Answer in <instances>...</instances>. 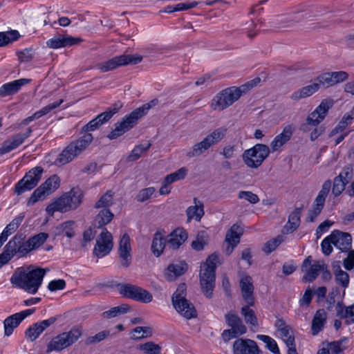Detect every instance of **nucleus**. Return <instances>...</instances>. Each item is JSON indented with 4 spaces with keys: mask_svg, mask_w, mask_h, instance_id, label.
<instances>
[{
    "mask_svg": "<svg viewBox=\"0 0 354 354\" xmlns=\"http://www.w3.org/2000/svg\"><path fill=\"white\" fill-rule=\"evenodd\" d=\"M48 271V269L38 267H28L27 269L19 268L15 270L10 281L13 287L35 295L41 286L43 279Z\"/></svg>",
    "mask_w": 354,
    "mask_h": 354,
    "instance_id": "obj_1",
    "label": "nucleus"
},
{
    "mask_svg": "<svg viewBox=\"0 0 354 354\" xmlns=\"http://www.w3.org/2000/svg\"><path fill=\"white\" fill-rule=\"evenodd\" d=\"M48 236V234L40 232L26 240L23 234H17L5 245L3 250L11 259L15 255L24 257L30 252L38 249Z\"/></svg>",
    "mask_w": 354,
    "mask_h": 354,
    "instance_id": "obj_2",
    "label": "nucleus"
},
{
    "mask_svg": "<svg viewBox=\"0 0 354 354\" xmlns=\"http://www.w3.org/2000/svg\"><path fill=\"white\" fill-rule=\"evenodd\" d=\"M82 199L81 190L77 187H74L49 204L46 207V211L48 214L53 216L55 212H66L71 209H75L82 203Z\"/></svg>",
    "mask_w": 354,
    "mask_h": 354,
    "instance_id": "obj_3",
    "label": "nucleus"
},
{
    "mask_svg": "<svg viewBox=\"0 0 354 354\" xmlns=\"http://www.w3.org/2000/svg\"><path fill=\"white\" fill-rule=\"evenodd\" d=\"M93 139L91 133H86L79 139L71 142L59 154L54 163L57 165H64L79 156L91 144Z\"/></svg>",
    "mask_w": 354,
    "mask_h": 354,
    "instance_id": "obj_4",
    "label": "nucleus"
},
{
    "mask_svg": "<svg viewBox=\"0 0 354 354\" xmlns=\"http://www.w3.org/2000/svg\"><path fill=\"white\" fill-rule=\"evenodd\" d=\"M217 261L218 257L212 254L208 257L206 261L201 266L200 284L202 292L208 299L212 297L213 290L215 286V271Z\"/></svg>",
    "mask_w": 354,
    "mask_h": 354,
    "instance_id": "obj_5",
    "label": "nucleus"
},
{
    "mask_svg": "<svg viewBox=\"0 0 354 354\" xmlns=\"http://www.w3.org/2000/svg\"><path fill=\"white\" fill-rule=\"evenodd\" d=\"M82 327L73 326L69 331L64 332L53 337L47 345V352L61 351L75 344L82 335Z\"/></svg>",
    "mask_w": 354,
    "mask_h": 354,
    "instance_id": "obj_6",
    "label": "nucleus"
},
{
    "mask_svg": "<svg viewBox=\"0 0 354 354\" xmlns=\"http://www.w3.org/2000/svg\"><path fill=\"white\" fill-rule=\"evenodd\" d=\"M186 286L180 283L171 297L174 308L185 318L189 319L196 317L197 312L194 305L186 298Z\"/></svg>",
    "mask_w": 354,
    "mask_h": 354,
    "instance_id": "obj_7",
    "label": "nucleus"
},
{
    "mask_svg": "<svg viewBox=\"0 0 354 354\" xmlns=\"http://www.w3.org/2000/svg\"><path fill=\"white\" fill-rule=\"evenodd\" d=\"M227 129L225 127H219L214 129L212 133L208 134L203 140L196 143L187 152L186 155L189 158L198 157L201 156L205 151L208 150L211 147L218 143L225 137Z\"/></svg>",
    "mask_w": 354,
    "mask_h": 354,
    "instance_id": "obj_8",
    "label": "nucleus"
},
{
    "mask_svg": "<svg viewBox=\"0 0 354 354\" xmlns=\"http://www.w3.org/2000/svg\"><path fill=\"white\" fill-rule=\"evenodd\" d=\"M270 148L263 144H257L253 147L245 150L242 154L244 163L250 168L257 169L269 156Z\"/></svg>",
    "mask_w": 354,
    "mask_h": 354,
    "instance_id": "obj_9",
    "label": "nucleus"
},
{
    "mask_svg": "<svg viewBox=\"0 0 354 354\" xmlns=\"http://www.w3.org/2000/svg\"><path fill=\"white\" fill-rule=\"evenodd\" d=\"M333 104V100H322L316 109L308 115L306 122L301 124L299 129L303 132H308L313 127H317L325 118L328 109Z\"/></svg>",
    "mask_w": 354,
    "mask_h": 354,
    "instance_id": "obj_10",
    "label": "nucleus"
},
{
    "mask_svg": "<svg viewBox=\"0 0 354 354\" xmlns=\"http://www.w3.org/2000/svg\"><path fill=\"white\" fill-rule=\"evenodd\" d=\"M59 185V177L57 175L51 176L33 192L28 201V205H33L38 201L44 200L47 196L56 190Z\"/></svg>",
    "mask_w": 354,
    "mask_h": 354,
    "instance_id": "obj_11",
    "label": "nucleus"
},
{
    "mask_svg": "<svg viewBox=\"0 0 354 354\" xmlns=\"http://www.w3.org/2000/svg\"><path fill=\"white\" fill-rule=\"evenodd\" d=\"M44 169L41 167H35L28 171L15 187V193L20 195L26 191L30 190L37 186L41 178Z\"/></svg>",
    "mask_w": 354,
    "mask_h": 354,
    "instance_id": "obj_12",
    "label": "nucleus"
},
{
    "mask_svg": "<svg viewBox=\"0 0 354 354\" xmlns=\"http://www.w3.org/2000/svg\"><path fill=\"white\" fill-rule=\"evenodd\" d=\"M119 292L124 297L143 303L152 301V295L147 290L129 283L120 284Z\"/></svg>",
    "mask_w": 354,
    "mask_h": 354,
    "instance_id": "obj_13",
    "label": "nucleus"
},
{
    "mask_svg": "<svg viewBox=\"0 0 354 354\" xmlns=\"http://www.w3.org/2000/svg\"><path fill=\"white\" fill-rule=\"evenodd\" d=\"M142 57L136 55H122L116 56L106 62L97 64V68L102 72H107L113 70L118 66H125L127 64H137L140 63Z\"/></svg>",
    "mask_w": 354,
    "mask_h": 354,
    "instance_id": "obj_14",
    "label": "nucleus"
},
{
    "mask_svg": "<svg viewBox=\"0 0 354 354\" xmlns=\"http://www.w3.org/2000/svg\"><path fill=\"white\" fill-rule=\"evenodd\" d=\"M331 189V181L326 180L322 185L321 190L313 201L312 208L308 210L306 221L308 222H314L315 218L320 214L325 204L326 198L327 197Z\"/></svg>",
    "mask_w": 354,
    "mask_h": 354,
    "instance_id": "obj_15",
    "label": "nucleus"
},
{
    "mask_svg": "<svg viewBox=\"0 0 354 354\" xmlns=\"http://www.w3.org/2000/svg\"><path fill=\"white\" fill-rule=\"evenodd\" d=\"M238 100V93H236L234 87H230L218 93L213 98L211 106L214 110L222 111L231 106Z\"/></svg>",
    "mask_w": 354,
    "mask_h": 354,
    "instance_id": "obj_16",
    "label": "nucleus"
},
{
    "mask_svg": "<svg viewBox=\"0 0 354 354\" xmlns=\"http://www.w3.org/2000/svg\"><path fill=\"white\" fill-rule=\"evenodd\" d=\"M123 104L120 101H118L114 103L111 107H109L106 111L99 114L96 118L91 120L83 127V131L87 132L88 131H94L97 129L100 126L108 122L114 114L118 112V111L122 107Z\"/></svg>",
    "mask_w": 354,
    "mask_h": 354,
    "instance_id": "obj_17",
    "label": "nucleus"
},
{
    "mask_svg": "<svg viewBox=\"0 0 354 354\" xmlns=\"http://www.w3.org/2000/svg\"><path fill=\"white\" fill-rule=\"evenodd\" d=\"M112 239L111 234L106 228H104L100 236L97 239L93 254L97 258H102L107 255L113 248Z\"/></svg>",
    "mask_w": 354,
    "mask_h": 354,
    "instance_id": "obj_18",
    "label": "nucleus"
},
{
    "mask_svg": "<svg viewBox=\"0 0 354 354\" xmlns=\"http://www.w3.org/2000/svg\"><path fill=\"white\" fill-rule=\"evenodd\" d=\"M132 259L130 237L127 234H124L119 243L118 260L120 267L129 268L132 263Z\"/></svg>",
    "mask_w": 354,
    "mask_h": 354,
    "instance_id": "obj_19",
    "label": "nucleus"
},
{
    "mask_svg": "<svg viewBox=\"0 0 354 354\" xmlns=\"http://www.w3.org/2000/svg\"><path fill=\"white\" fill-rule=\"evenodd\" d=\"M35 311V308L27 309L8 317L3 322L5 335L10 336L14 329L16 328L25 318L32 315Z\"/></svg>",
    "mask_w": 354,
    "mask_h": 354,
    "instance_id": "obj_20",
    "label": "nucleus"
},
{
    "mask_svg": "<svg viewBox=\"0 0 354 354\" xmlns=\"http://www.w3.org/2000/svg\"><path fill=\"white\" fill-rule=\"evenodd\" d=\"M82 41L80 37H73L71 35H57L46 41L48 47L53 49L71 46Z\"/></svg>",
    "mask_w": 354,
    "mask_h": 354,
    "instance_id": "obj_21",
    "label": "nucleus"
},
{
    "mask_svg": "<svg viewBox=\"0 0 354 354\" xmlns=\"http://www.w3.org/2000/svg\"><path fill=\"white\" fill-rule=\"evenodd\" d=\"M257 343L250 339H237L233 344L234 354H259Z\"/></svg>",
    "mask_w": 354,
    "mask_h": 354,
    "instance_id": "obj_22",
    "label": "nucleus"
},
{
    "mask_svg": "<svg viewBox=\"0 0 354 354\" xmlns=\"http://www.w3.org/2000/svg\"><path fill=\"white\" fill-rule=\"evenodd\" d=\"M56 321V317H51L48 319L33 324L26 330V337L31 342L35 341L47 328L55 324Z\"/></svg>",
    "mask_w": 354,
    "mask_h": 354,
    "instance_id": "obj_23",
    "label": "nucleus"
},
{
    "mask_svg": "<svg viewBox=\"0 0 354 354\" xmlns=\"http://www.w3.org/2000/svg\"><path fill=\"white\" fill-rule=\"evenodd\" d=\"M56 321V317H51L48 319L33 324L26 330V337L31 342L35 341L47 328L55 324Z\"/></svg>",
    "mask_w": 354,
    "mask_h": 354,
    "instance_id": "obj_24",
    "label": "nucleus"
},
{
    "mask_svg": "<svg viewBox=\"0 0 354 354\" xmlns=\"http://www.w3.org/2000/svg\"><path fill=\"white\" fill-rule=\"evenodd\" d=\"M56 321V317H51L48 319L33 324L26 330V337L31 342L35 341L47 328L55 324Z\"/></svg>",
    "mask_w": 354,
    "mask_h": 354,
    "instance_id": "obj_25",
    "label": "nucleus"
},
{
    "mask_svg": "<svg viewBox=\"0 0 354 354\" xmlns=\"http://www.w3.org/2000/svg\"><path fill=\"white\" fill-rule=\"evenodd\" d=\"M187 238V231L183 227H177L167 236V247L171 250H178Z\"/></svg>",
    "mask_w": 354,
    "mask_h": 354,
    "instance_id": "obj_26",
    "label": "nucleus"
},
{
    "mask_svg": "<svg viewBox=\"0 0 354 354\" xmlns=\"http://www.w3.org/2000/svg\"><path fill=\"white\" fill-rule=\"evenodd\" d=\"M331 238L334 241V246L342 252H347L351 248L352 236L348 232L334 230L331 232Z\"/></svg>",
    "mask_w": 354,
    "mask_h": 354,
    "instance_id": "obj_27",
    "label": "nucleus"
},
{
    "mask_svg": "<svg viewBox=\"0 0 354 354\" xmlns=\"http://www.w3.org/2000/svg\"><path fill=\"white\" fill-rule=\"evenodd\" d=\"M242 234V227L236 224L233 225L227 231L225 236V242L227 243L226 251L228 254L232 252L234 248L240 242V238Z\"/></svg>",
    "mask_w": 354,
    "mask_h": 354,
    "instance_id": "obj_28",
    "label": "nucleus"
},
{
    "mask_svg": "<svg viewBox=\"0 0 354 354\" xmlns=\"http://www.w3.org/2000/svg\"><path fill=\"white\" fill-rule=\"evenodd\" d=\"M240 286L243 299L249 305L254 304V297L253 295L254 286L252 278L250 276H245L240 281Z\"/></svg>",
    "mask_w": 354,
    "mask_h": 354,
    "instance_id": "obj_29",
    "label": "nucleus"
},
{
    "mask_svg": "<svg viewBox=\"0 0 354 354\" xmlns=\"http://www.w3.org/2000/svg\"><path fill=\"white\" fill-rule=\"evenodd\" d=\"M294 127L292 124L286 126L283 131L277 135L270 143L273 151H277L281 147L289 141L293 133Z\"/></svg>",
    "mask_w": 354,
    "mask_h": 354,
    "instance_id": "obj_30",
    "label": "nucleus"
},
{
    "mask_svg": "<svg viewBox=\"0 0 354 354\" xmlns=\"http://www.w3.org/2000/svg\"><path fill=\"white\" fill-rule=\"evenodd\" d=\"M336 316L345 319V324L350 325L354 323V304L345 306L342 301H339L335 306Z\"/></svg>",
    "mask_w": 354,
    "mask_h": 354,
    "instance_id": "obj_31",
    "label": "nucleus"
},
{
    "mask_svg": "<svg viewBox=\"0 0 354 354\" xmlns=\"http://www.w3.org/2000/svg\"><path fill=\"white\" fill-rule=\"evenodd\" d=\"M28 79H19L6 84L0 87V96L6 97L17 93L22 86L28 83Z\"/></svg>",
    "mask_w": 354,
    "mask_h": 354,
    "instance_id": "obj_32",
    "label": "nucleus"
},
{
    "mask_svg": "<svg viewBox=\"0 0 354 354\" xmlns=\"http://www.w3.org/2000/svg\"><path fill=\"white\" fill-rule=\"evenodd\" d=\"M187 264L185 261L169 265L165 273L166 279L170 281H174L183 275L187 270Z\"/></svg>",
    "mask_w": 354,
    "mask_h": 354,
    "instance_id": "obj_33",
    "label": "nucleus"
},
{
    "mask_svg": "<svg viewBox=\"0 0 354 354\" xmlns=\"http://www.w3.org/2000/svg\"><path fill=\"white\" fill-rule=\"evenodd\" d=\"M304 207V205H301L300 207H296L294 211L290 214L288 222L284 226V230L286 233H292L299 227Z\"/></svg>",
    "mask_w": 354,
    "mask_h": 354,
    "instance_id": "obj_34",
    "label": "nucleus"
},
{
    "mask_svg": "<svg viewBox=\"0 0 354 354\" xmlns=\"http://www.w3.org/2000/svg\"><path fill=\"white\" fill-rule=\"evenodd\" d=\"M225 322L232 329L238 332V335H243L247 332V328L242 319L235 313L229 312L225 315Z\"/></svg>",
    "mask_w": 354,
    "mask_h": 354,
    "instance_id": "obj_35",
    "label": "nucleus"
},
{
    "mask_svg": "<svg viewBox=\"0 0 354 354\" xmlns=\"http://www.w3.org/2000/svg\"><path fill=\"white\" fill-rule=\"evenodd\" d=\"M324 261H316L309 268L303 272L305 273L302 277L303 282H313L317 279L321 270H323Z\"/></svg>",
    "mask_w": 354,
    "mask_h": 354,
    "instance_id": "obj_36",
    "label": "nucleus"
},
{
    "mask_svg": "<svg viewBox=\"0 0 354 354\" xmlns=\"http://www.w3.org/2000/svg\"><path fill=\"white\" fill-rule=\"evenodd\" d=\"M326 313L324 309H319L315 313L312 320V334L317 335L322 330L326 322Z\"/></svg>",
    "mask_w": 354,
    "mask_h": 354,
    "instance_id": "obj_37",
    "label": "nucleus"
},
{
    "mask_svg": "<svg viewBox=\"0 0 354 354\" xmlns=\"http://www.w3.org/2000/svg\"><path fill=\"white\" fill-rule=\"evenodd\" d=\"M64 102L63 100H59V101L54 102L53 103H50L48 104L47 106H44L41 109H40L38 111H36L33 115L31 116H29L26 118H25L21 123L22 125H26L29 122H32L34 120L39 119V118L42 117L43 115H46L53 109L59 107L61 104Z\"/></svg>",
    "mask_w": 354,
    "mask_h": 354,
    "instance_id": "obj_38",
    "label": "nucleus"
},
{
    "mask_svg": "<svg viewBox=\"0 0 354 354\" xmlns=\"http://www.w3.org/2000/svg\"><path fill=\"white\" fill-rule=\"evenodd\" d=\"M194 202L195 205L189 207L186 210L188 222H190L192 219L200 221L204 215L203 204L196 198H194Z\"/></svg>",
    "mask_w": 354,
    "mask_h": 354,
    "instance_id": "obj_39",
    "label": "nucleus"
},
{
    "mask_svg": "<svg viewBox=\"0 0 354 354\" xmlns=\"http://www.w3.org/2000/svg\"><path fill=\"white\" fill-rule=\"evenodd\" d=\"M320 88V84L317 81L309 85L302 87L301 89L294 92L291 95V99L299 100L301 98L307 97L317 92Z\"/></svg>",
    "mask_w": 354,
    "mask_h": 354,
    "instance_id": "obj_40",
    "label": "nucleus"
},
{
    "mask_svg": "<svg viewBox=\"0 0 354 354\" xmlns=\"http://www.w3.org/2000/svg\"><path fill=\"white\" fill-rule=\"evenodd\" d=\"M166 246H167L166 238L160 232H156L151 243V249L152 253L158 257L162 254Z\"/></svg>",
    "mask_w": 354,
    "mask_h": 354,
    "instance_id": "obj_41",
    "label": "nucleus"
},
{
    "mask_svg": "<svg viewBox=\"0 0 354 354\" xmlns=\"http://www.w3.org/2000/svg\"><path fill=\"white\" fill-rule=\"evenodd\" d=\"M24 141L18 133L12 136L10 139L6 140L0 147V155H3L15 149Z\"/></svg>",
    "mask_w": 354,
    "mask_h": 354,
    "instance_id": "obj_42",
    "label": "nucleus"
},
{
    "mask_svg": "<svg viewBox=\"0 0 354 354\" xmlns=\"http://www.w3.org/2000/svg\"><path fill=\"white\" fill-rule=\"evenodd\" d=\"M140 111L136 109L129 115H125L120 122L125 130L128 131L137 124L138 120L142 117Z\"/></svg>",
    "mask_w": 354,
    "mask_h": 354,
    "instance_id": "obj_43",
    "label": "nucleus"
},
{
    "mask_svg": "<svg viewBox=\"0 0 354 354\" xmlns=\"http://www.w3.org/2000/svg\"><path fill=\"white\" fill-rule=\"evenodd\" d=\"M114 215L109 209H102L96 215L95 225L97 228H101L109 223Z\"/></svg>",
    "mask_w": 354,
    "mask_h": 354,
    "instance_id": "obj_44",
    "label": "nucleus"
},
{
    "mask_svg": "<svg viewBox=\"0 0 354 354\" xmlns=\"http://www.w3.org/2000/svg\"><path fill=\"white\" fill-rule=\"evenodd\" d=\"M131 308L127 304H122L118 306H115L104 311L101 314V317L105 319H110L116 317L120 315L125 314L130 310Z\"/></svg>",
    "mask_w": 354,
    "mask_h": 354,
    "instance_id": "obj_45",
    "label": "nucleus"
},
{
    "mask_svg": "<svg viewBox=\"0 0 354 354\" xmlns=\"http://www.w3.org/2000/svg\"><path fill=\"white\" fill-rule=\"evenodd\" d=\"M252 306L253 305H249L248 304L243 306L241 308V315L243 316L244 320L246 324L257 328L259 325L257 317L255 315L254 311L252 309L250 308V306Z\"/></svg>",
    "mask_w": 354,
    "mask_h": 354,
    "instance_id": "obj_46",
    "label": "nucleus"
},
{
    "mask_svg": "<svg viewBox=\"0 0 354 354\" xmlns=\"http://www.w3.org/2000/svg\"><path fill=\"white\" fill-rule=\"evenodd\" d=\"M208 240L209 235L207 232L204 230L199 231L196 235V239L192 242L191 246L192 249L196 251H201L207 244Z\"/></svg>",
    "mask_w": 354,
    "mask_h": 354,
    "instance_id": "obj_47",
    "label": "nucleus"
},
{
    "mask_svg": "<svg viewBox=\"0 0 354 354\" xmlns=\"http://www.w3.org/2000/svg\"><path fill=\"white\" fill-rule=\"evenodd\" d=\"M131 339L138 340L150 337L153 334V329L150 326H137L131 331Z\"/></svg>",
    "mask_w": 354,
    "mask_h": 354,
    "instance_id": "obj_48",
    "label": "nucleus"
},
{
    "mask_svg": "<svg viewBox=\"0 0 354 354\" xmlns=\"http://www.w3.org/2000/svg\"><path fill=\"white\" fill-rule=\"evenodd\" d=\"M113 196L114 193L111 190L107 191L95 203L94 205L95 208L109 209V207L113 204Z\"/></svg>",
    "mask_w": 354,
    "mask_h": 354,
    "instance_id": "obj_49",
    "label": "nucleus"
},
{
    "mask_svg": "<svg viewBox=\"0 0 354 354\" xmlns=\"http://www.w3.org/2000/svg\"><path fill=\"white\" fill-rule=\"evenodd\" d=\"M24 216L20 214L14 218L3 230L2 232V236L8 239V237L13 234L21 225Z\"/></svg>",
    "mask_w": 354,
    "mask_h": 354,
    "instance_id": "obj_50",
    "label": "nucleus"
},
{
    "mask_svg": "<svg viewBox=\"0 0 354 354\" xmlns=\"http://www.w3.org/2000/svg\"><path fill=\"white\" fill-rule=\"evenodd\" d=\"M279 332L280 337L283 339V342L288 347V349L295 348V336L293 331L290 326L281 328V330Z\"/></svg>",
    "mask_w": 354,
    "mask_h": 354,
    "instance_id": "obj_51",
    "label": "nucleus"
},
{
    "mask_svg": "<svg viewBox=\"0 0 354 354\" xmlns=\"http://www.w3.org/2000/svg\"><path fill=\"white\" fill-rule=\"evenodd\" d=\"M354 118V112L346 113L344 115L338 124L333 129L330 135L333 136L340 131H342L348 124L351 123Z\"/></svg>",
    "mask_w": 354,
    "mask_h": 354,
    "instance_id": "obj_52",
    "label": "nucleus"
},
{
    "mask_svg": "<svg viewBox=\"0 0 354 354\" xmlns=\"http://www.w3.org/2000/svg\"><path fill=\"white\" fill-rule=\"evenodd\" d=\"M151 147V143L146 142L145 144L136 146L128 156L129 161H136L141 157L142 153L147 152Z\"/></svg>",
    "mask_w": 354,
    "mask_h": 354,
    "instance_id": "obj_53",
    "label": "nucleus"
},
{
    "mask_svg": "<svg viewBox=\"0 0 354 354\" xmlns=\"http://www.w3.org/2000/svg\"><path fill=\"white\" fill-rule=\"evenodd\" d=\"M138 348L145 354H161L162 351L161 346L153 342H147L140 344Z\"/></svg>",
    "mask_w": 354,
    "mask_h": 354,
    "instance_id": "obj_54",
    "label": "nucleus"
},
{
    "mask_svg": "<svg viewBox=\"0 0 354 354\" xmlns=\"http://www.w3.org/2000/svg\"><path fill=\"white\" fill-rule=\"evenodd\" d=\"M187 173V169L185 167H182L175 172L166 176L164 179V183L170 185L176 181L183 180L185 178Z\"/></svg>",
    "mask_w": 354,
    "mask_h": 354,
    "instance_id": "obj_55",
    "label": "nucleus"
},
{
    "mask_svg": "<svg viewBox=\"0 0 354 354\" xmlns=\"http://www.w3.org/2000/svg\"><path fill=\"white\" fill-rule=\"evenodd\" d=\"M257 339L266 344V348L274 354H280L277 344L272 337L265 335H258Z\"/></svg>",
    "mask_w": 354,
    "mask_h": 354,
    "instance_id": "obj_56",
    "label": "nucleus"
},
{
    "mask_svg": "<svg viewBox=\"0 0 354 354\" xmlns=\"http://www.w3.org/2000/svg\"><path fill=\"white\" fill-rule=\"evenodd\" d=\"M19 37L17 30L0 32V46H5L8 43L16 41Z\"/></svg>",
    "mask_w": 354,
    "mask_h": 354,
    "instance_id": "obj_57",
    "label": "nucleus"
},
{
    "mask_svg": "<svg viewBox=\"0 0 354 354\" xmlns=\"http://www.w3.org/2000/svg\"><path fill=\"white\" fill-rule=\"evenodd\" d=\"M283 241V236L279 235L266 242L263 248V251L266 254H270L274 251Z\"/></svg>",
    "mask_w": 354,
    "mask_h": 354,
    "instance_id": "obj_58",
    "label": "nucleus"
},
{
    "mask_svg": "<svg viewBox=\"0 0 354 354\" xmlns=\"http://www.w3.org/2000/svg\"><path fill=\"white\" fill-rule=\"evenodd\" d=\"M109 335V330L100 331L93 336H90L87 337L85 340V344L87 345H90L100 342L104 339H106Z\"/></svg>",
    "mask_w": 354,
    "mask_h": 354,
    "instance_id": "obj_59",
    "label": "nucleus"
},
{
    "mask_svg": "<svg viewBox=\"0 0 354 354\" xmlns=\"http://www.w3.org/2000/svg\"><path fill=\"white\" fill-rule=\"evenodd\" d=\"M347 185L344 180H342L341 176H336L334 178L333 186L332 188V193L335 196H339L342 192L345 189V187Z\"/></svg>",
    "mask_w": 354,
    "mask_h": 354,
    "instance_id": "obj_60",
    "label": "nucleus"
},
{
    "mask_svg": "<svg viewBox=\"0 0 354 354\" xmlns=\"http://www.w3.org/2000/svg\"><path fill=\"white\" fill-rule=\"evenodd\" d=\"M155 192V188L152 187L142 189L136 196V198L138 202H145L149 199Z\"/></svg>",
    "mask_w": 354,
    "mask_h": 354,
    "instance_id": "obj_61",
    "label": "nucleus"
},
{
    "mask_svg": "<svg viewBox=\"0 0 354 354\" xmlns=\"http://www.w3.org/2000/svg\"><path fill=\"white\" fill-rule=\"evenodd\" d=\"M330 75V73H325L318 76L315 80L320 84V86H323L325 88L332 86H334L335 84Z\"/></svg>",
    "mask_w": 354,
    "mask_h": 354,
    "instance_id": "obj_62",
    "label": "nucleus"
},
{
    "mask_svg": "<svg viewBox=\"0 0 354 354\" xmlns=\"http://www.w3.org/2000/svg\"><path fill=\"white\" fill-rule=\"evenodd\" d=\"M332 245H334V241L333 238H331L330 234L329 236L326 237L321 243L322 252L325 255L328 256L331 254L333 252Z\"/></svg>",
    "mask_w": 354,
    "mask_h": 354,
    "instance_id": "obj_63",
    "label": "nucleus"
},
{
    "mask_svg": "<svg viewBox=\"0 0 354 354\" xmlns=\"http://www.w3.org/2000/svg\"><path fill=\"white\" fill-rule=\"evenodd\" d=\"M239 198H243L252 204H256L259 201V196L250 191H240L239 192Z\"/></svg>",
    "mask_w": 354,
    "mask_h": 354,
    "instance_id": "obj_64",
    "label": "nucleus"
}]
</instances>
